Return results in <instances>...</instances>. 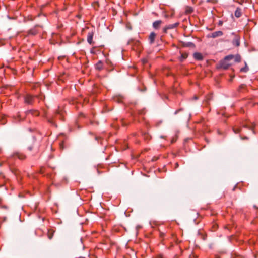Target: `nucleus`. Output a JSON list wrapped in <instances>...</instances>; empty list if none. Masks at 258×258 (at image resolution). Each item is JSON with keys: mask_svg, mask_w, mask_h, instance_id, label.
I'll use <instances>...</instances> for the list:
<instances>
[{"mask_svg": "<svg viewBox=\"0 0 258 258\" xmlns=\"http://www.w3.org/2000/svg\"><path fill=\"white\" fill-rule=\"evenodd\" d=\"M233 58V55H229L225 57L223 60H221L218 66V68L223 70H227L231 66L229 62Z\"/></svg>", "mask_w": 258, "mask_h": 258, "instance_id": "1", "label": "nucleus"}, {"mask_svg": "<svg viewBox=\"0 0 258 258\" xmlns=\"http://www.w3.org/2000/svg\"><path fill=\"white\" fill-rule=\"evenodd\" d=\"M36 97L27 94L24 97L25 102L28 104H32L35 102V98Z\"/></svg>", "mask_w": 258, "mask_h": 258, "instance_id": "2", "label": "nucleus"}, {"mask_svg": "<svg viewBox=\"0 0 258 258\" xmlns=\"http://www.w3.org/2000/svg\"><path fill=\"white\" fill-rule=\"evenodd\" d=\"M223 34V32L221 31H217L214 32L211 34H209L207 35V37L208 38H215L218 37H220L222 36Z\"/></svg>", "mask_w": 258, "mask_h": 258, "instance_id": "3", "label": "nucleus"}, {"mask_svg": "<svg viewBox=\"0 0 258 258\" xmlns=\"http://www.w3.org/2000/svg\"><path fill=\"white\" fill-rule=\"evenodd\" d=\"M241 127H244V128H246L251 129V127H249L247 124H244L243 123H241L240 126H237V128L233 127V132L235 134L239 133L241 131Z\"/></svg>", "mask_w": 258, "mask_h": 258, "instance_id": "4", "label": "nucleus"}, {"mask_svg": "<svg viewBox=\"0 0 258 258\" xmlns=\"http://www.w3.org/2000/svg\"><path fill=\"white\" fill-rule=\"evenodd\" d=\"M178 25H179L178 23H175L174 24H169V25L165 26L163 28V31L164 33H167L168 30L174 29V28H176Z\"/></svg>", "mask_w": 258, "mask_h": 258, "instance_id": "5", "label": "nucleus"}, {"mask_svg": "<svg viewBox=\"0 0 258 258\" xmlns=\"http://www.w3.org/2000/svg\"><path fill=\"white\" fill-rule=\"evenodd\" d=\"M93 36H94V33L92 31V32H89L88 33V35H87V42L89 44H93Z\"/></svg>", "mask_w": 258, "mask_h": 258, "instance_id": "6", "label": "nucleus"}, {"mask_svg": "<svg viewBox=\"0 0 258 258\" xmlns=\"http://www.w3.org/2000/svg\"><path fill=\"white\" fill-rule=\"evenodd\" d=\"M232 44L233 45L236 46H239L240 45V38L239 36H236L232 40Z\"/></svg>", "mask_w": 258, "mask_h": 258, "instance_id": "7", "label": "nucleus"}, {"mask_svg": "<svg viewBox=\"0 0 258 258\" xmlns=\"http://www.w3.org/2000/svg\"><path fill=\"white\" fill-rule=\"evenodd\" d=\"M162 21L161 20H157L153 22V27L154 29H158L161 24H162Z\"/></svg>", "mask_w": 258, "mask_h": 258, "instance_id": "8", "label": "nucleus"}, {"mask_svg": "<svg viewBox=\"0 0 258 258\" xmlns=\"http://www.w3.org/2000/svg\"><path fill=\"white\" fill-rule=\"evenodd\" d=\"M193 55L194 58L197 60H201L203 58L202 54L199 52L194 53Z\"/></svg>", "mask_w": 258, "mask_h": 258, "instance_id": "9", "label": "nucleus"}, {"mask_svg": "<svg viewBox=\"0 0 258 258\" xmlns=\"http://www.w3.org/2000/svg\"><path fill=\"white\" fill-rule=\"evenodd\" d=\"M156 34L154 32H151L149 35V40L150 44H153L154 42Z\"/></svg>", "mask_w": 258, "mask_h": 258, "instance_id": "10", "label": "nucleus"}, {"mask_svg": "<svg viewBox=\"0 0 258 258\" xmlns=\"http://www.w3.org/2000/svg\"><path fill=\"white\" fill-rule=\"evenodd\" d=\"M95 68L98 70H101L103 68V64L101 61H99L95 65Z\"/></svg>", "mask_w": 258, "mask_h": 258, "instance_id": "11", "label": "nucleus"}, {"mask_svg": "<svg viewBox=\"0 0 258 258\" xmlns=\"http://www.w3.org/2000/svg\"><path fill=\"white\" fill-rule=\"evenodd\" d=\"M54 233V231L52 229H48L47 231V237L49 239L51 240L53 236Z\"/></svg>", "mask_w": 258, "mask_h": 258, "instance_id": "12", "label": "nucleus"}, {"mask_svg": "<svg viewBox=\"0 0 258 258\" xmlns=\"http://www.w3.org/2000/svg\"><path fill=\"white\" fill-rule=\"evenodd\" d=\"M235 16L237 18H239L241 16V10L239 8H237L235 11Z\"/></svg>", "mask_w": 258, "mask_h": 258, "instance_id": "13", "label": "nucleus"}, {"mask_svg": "<svg viewBox=\"0 0 258 258\" xmlns=\"http://www.w3.org/2000/svg\"><path fill=\"white\" fill-rule=\"evenodd\" d=\"M17 158L20 160H24L26 158V156L22 153H19L17 152Z\"/></svg>", "mask_w": 258, "mask_h": 258, "instance_id": "14", "label": "nucleus"}, {"mask_svg": "<svg viewBox=\"0 0 258 258\" xmlns=\"http://www.w3.org/2000/svg\"><path fill=\"white\" fill-rule=\"evenodd\" d=\"M37 33V30L36 29V28L34 27L33 29H31L29 31V34L32 35H35Z\"/></svg>", "mask_w": 258, "mask_h": 258, "instance_id": "15", "label": "nucleus"}, {"mask_svg": "<svg viewBox=\"0 0 258 258\" xmlns=\"http://www.w3.org/2000/svg\"><path fill=\"white\" fill-rule=\"evenodd\" d=\"M235 62H239L241 60V56L239 54H237L236 55H233V58Z\"/></svg>", "mask_w": 258, "mask_h": 258, "instance_id": "16", "label": "nucleus"}, {"mask_svg": "<svg viewBox=\"0 0 258 258\" xmlns=\"http://www.w3.org/2000/svg\"><path fill=\"white\" fill-rule=\"evenodd\" d=\"M6 120L4 116L0 115V123L4 125L6 123Z\"/></svg>", "mask_w": 258, "mask_h": 258, "instance_id": "17", "label": "nucleus"}, {"mask_svg": "<svg viewBox=\"0 0 258 258\" xmlns=\"http://www.w3.org/2000/svg\"><path fill=\"white\" fill-rule=\"evenodd\" d=\"M248 71V67L246 64L245 63V67L240 69V71L242 72H247Z\"/></svg>", "mask_w": 258, "mask_h": 258, "instance_id": "18", "label": "nucleus"}, {"mask_svg": "<svg viewBox=\"0 0 258 258\" xmlns=\"http://www.w3.org/2000/svg\"><path fill=\"white\" fill-rule=\"evenodd\" d=\"M212 98V95L211 94H210V95H208V96H207L206 97V98H205V101L207 103H208L209 101L211 100Z\"/></svg>", "mask_w": 258, "mask_h": 258, "instance_id": "19", "label": "nucleus"}, {"mask_svg": "<svg viewBox=\"0 0 258 258\" xmlns=\"http://www.w3.org/2000/svg\"><path fill=\"white\" fill-rule=\"evenodd\" d=\"M29 112L33 115L38 116L39 115V112L37 110H30Z\"/></svg>", "mask_w": 258, "mask_h": 258, "instance_id": "20", "label": "nucleus"}, {"mask_svg": "<svg viewBox=\"0 0 258 258\" xmlns=\"http://www.w3.org/2000/svg\"><path fill=\"white\" fill-rule=\"evenodd\" d=\"M193 12V9L191 7H187L186 10L187 13H191Z\"/></svg>", "mask_w": 258, "mask_h": 258, "instance_id": "21", "label": "nucleus"}, {"mask_svg": "<svg viewBox=\"0 0 258 258\" xmlns=\"http://www.w3.org/2000/svg\"><path fill=\"white\" fill-rule=\"evenodd\" d=\"M135 44H137L138 48L140 49V45H141L140 42L139 41H136L135 42Z\"/></svg>", "mask_w": 258, "mask_h": 258, "instance_id": "22", "label": "nucleus"}, {"mask_svg": "<svg viewBox=\"0 0 258 258\" xmlns=\"http://www.w3.org/2000/svg\"><path fill=\"white\" fill-rule=\"evenodd\" d=\"M55 113L56 115H60V116H61L62 115L61 111H60L59 110H56Z\"/></svg>", "mask_w": 258, "mask_h": 258, "instance_id": "23", "label": "nucleus"}, {"mask_svg": "<svg viewBox=\"0 0 258 258\" xmlns=\"http://www.w3.org/2000/svg\"><path fill=\"white\" fill-rule=\"evenodd\" d=\"M186 58V56L182 54L181 55V60L182 61L183 59H185Z\"/></svg>", "mask_w": 258, "mask_h": 258, "instance_id": "24", "label": "nucleus"}, {"mask_svg": "<svg viewBox=\"0 0 258 258\" xmlns=\"http://www.w3.org/2000/svg\"><path fill=\"white\" fill-rule=\"evenodd\" d=\"M142 62H143V64H145V63H146L147 62V59H145H145H143L142 60Z\"/></svg>", "mask_w": 258, "mask_h": 258, "instance_id": "25", "label": "nucleus"}, {"mask_svg": "<svg viewBox=\"0 0 258 258\" xmlns=\"http://www.w3.org/2000/svg\"><path fill=\"white\" fill-rule=\"evenodd\" d=\"M181 110H182V109H179L178 110L175 111V112H174V114L175 115L177 114L179 111H180Z\"/></svg>", "mask_w": 258, "mask_h": 258, "instance_id": "26", "label": "nucleus"}, {"mask_svg": "<svg viewBox=\"0 0 258 258\" xmlns=\"http://www.w3.org/2000/svg\"><path fill=\"white\" fill-rule=\"evenodd\" d=\"M143 88H144V89H140V87H139V90H140L141 91H144L146 90V87L144 86Z\"/></svg>", "mask_w": 258, "mask_h": 258, "instance_id": "27", "label": "nucleus"}, {"mask_svg": "<svg viewBox=\"0 0 258 258\" xmlns=\"http://www.w3.org/2000/svg\"><path fill=\"white\" fill-rule=\"evenodd\" d=\"M32 148H33L32 146H29L28 147V149L30 151L32 150Z\"/></svg>", "mask_w": 258, "mask_h": 258, "instance_id": "28", "label": "nucleus"}, {"mask_svg": "<svg viewBox=\"0 0 258 258\" xmlns=\"http://www.w3.org/2000/svg\"><path fill=\"white\" fill-rule=\"evenodd\" d=\"M241 139H242V140H244V139H248V138H247V137H246V136H245V137H243V138L241 137Z\"/></svg>", "mask_w": 258, "mask_h": 258, "instance_id": "29", "label": "nucleus"}, {"mask_svg": "<svg viewBox=\"0 0 258 258\" xmlns=\"http://www.w3.org/2000/svg\"><path fill=\"white\" fill-rule=\"evenodd\" d=\"M222 22L221 21H219V25H222Z\"/></svg>", "mask_w": 258, "mask_h": 258, "instance_id": "30", "label": "nucleus"}, {"mask_svg": "<svg viewBox=\"0 0 258 258\" xmlns=\"http://www.w3.org/2000/svg\"><path fill=\"white\" fill-rule=\"evenodd\" d=\"M194 98V99L197 100L198 99V97L197 96H195Z\"/></svg>", "mask_w": 258, "mask_h": 258, "instance_id": "31", "label": "nucleus"}, {"mask_svg": "<svg viewBox=\"0 0 258 258\" xmlns=\"http://www.w3.org/2000/svg\"><path fill=\"white\" fill-rule=\"evenodd\" d=\"M157 258H163L161 256H159Z\"/></svg>", "mask_w": 258, "mask_h": 258, "instance_id": "32", "label": "nucleus"}, {"mask_svg": "<svg viewBox=\"0 0 258 258\" xmlns=\"http://www.w3.org/2000/svg\"><path fill=\"white\" fill-rule=\"evenodd\" d=\"M95 139H96V140H98V138H97V137H95Z\"/></svg>", "mask_w": 258, "mask_h": 258, "instance_id": "33", "label": "nucleus"}, {"mask_svg": "<svg viewBox=\"0 0 258 258\" xmlns=\"http://www.w3.org/2000/svg\"><path fill=\"white\" fill-rule=\"evenodd\" d=\"M17 120H18V114H17Z\"/></svg>", "mask_w": 258, "mask_h": 258, "instance_id": "34", "label": "nucleus"}, {"mask_svg": "<svg viewBox=\"0 0 258 258\" xmlns=\"http://www.w3.org/2000/svg\"><path fill=\"white\" fill-rule=\"evenodd\" d=\"M19 196L20 197H21L20 194L19 195Z\"/></svg>", "mask_w": 258, "mask_h": 258, "instance_id": "35", "label": "nucleus"}]
</instances>
